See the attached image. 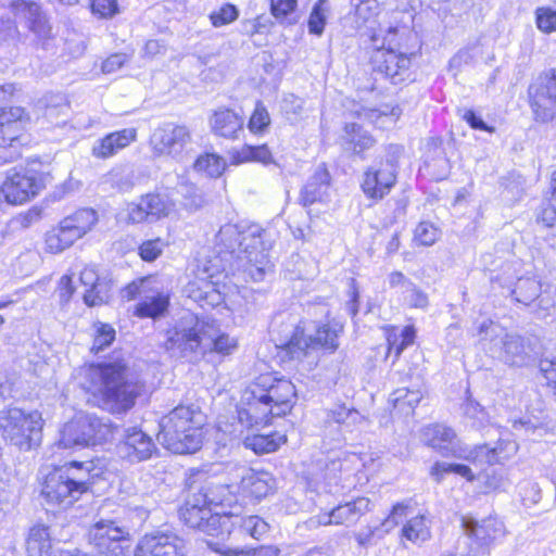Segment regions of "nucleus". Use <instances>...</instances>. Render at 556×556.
I'll list each match as a JSON object with an SVG mask.
<instances>
[{"mask_svg": "<svg viewBox=\"0 0 556 556\" xmlns=\"http://www.w3.org/2000/svg\"><path fill=\"white\" fill-rule=\"evenodd\" d=\"M233 478L238 483H215L206 481L191 488V494L181 509V518L190 528L199 529L212 536L230 534V528H239L255 540L262 539L269 525L258 516H238L226 511L225 506L238 502V496L261 501L276 488V480L267 471H256L245 466H235Z\"/></svg>", "mask_w": 556, "mask_h": 556, "instance_id": "1", "label": "nucleus"}, {"mask_svg": "<svg viewBox=\"0 0 556 556\" xmlns=\"http://www.w3.org/2000/svg\"><path fill=\"white\" fill-rule=\"evenodd\" d=\"M84 376V388L92 393L96 404L112 414L127 413L144 391V383L123 359L92 364Z\"/></svg>", "mask_w": 556, "mask_h": 556, "instance_id": "2", "label": "nucleus"}, {"mask_svg": "<svg viewBox=\"0 0 556 556\" xmlns=\"http://www.w3.org/2000/svg\"><path fill=\"white\" fill-rule=\"evenodd\" d=\"M296 399L294 384L266 374L258 376L243 392L237 408L238 421L247 429L267 425L271 417L291 412Z\"/></svg>", "mask_w": 556, "mask_h": 556, "instance_id": "3", "label": "nucleus"}, {"mask_svg": "<svg viewBox=\"0 0 556 556\" xmlns=\"http://www.w3.org/2000/svg\"><path fill=\"white\" fill-rule=\"evenodd\" d=\"M238 348L237 339L222 332L215 320L185 314L175 327L167 331L165 349L173 356L188 361L198 359L206 351L223 356L232 354Z\"/></svg>", "mask_w": 556, "mask_h": 556, "instance_id": "4", "label": "nucleus"}, {"mask_svg": "<svg viewBox=\"0 0 556 556\" xmlns=\"http://www.w3.org/2000/svg\"><path fill=\"white\" fill-rule=\"evenodd\" d=\"M424 437L427 444L438 450L443 456L466 459L477 466L503 464L518 451V444L513 440H498L495 446L488 444L475 447L464 446L455 431L444 425L427 427Z\"/></svg>", "mask_w": 556, "mask_h": 556, "instance_id": "5", "label": "nucleus"}, {"mask_svg": "<svg viewBox=\"0 0 556 556\" xmlns=\"http://www.w3.org/2000/svg\"><path fill=\"white\" fill-rule=\"evenodd\" d=\"M263 235L264 229L257 224H226L216 235V245L220 253L235 254L245 262V271L254 281H261L268 265Z\"/></svg>", "mask_w": 556, "mask_h": 556, "instance_id": "6", "label": "nucleus"}, {"mask_svg": "<svg viewBox=\"0 0 556 556\" xmlns=\"http://www.w3.org/2000/svg\"><path fill=\"white\" fill-rule=\"evenodd\" d=\"M93 470L92 462L74 460L49 473L41 489L46 503L60 508L73 505L89 490Z\"/></svg>", "mask_w": 556, "mask_h": 556, "instance_id": "7", "label": "nucleus"}, {"mask_svg": "<svg viewBox=\"0 0 556 556\" xmlns=\"http://www.w3.org/2000/svg\"><path fill=\"white\" fill-rule=\"evenodd\" d=\"M201 413L192 405H179L160 420L159 442L175 454H192L202 445Z\"/></svg>", "mask_w": 556, "mask_h": 556, "instance_id": "8", "label": "nucleus"}, {"mask_svg": "<svg viewBox=\"0 0 556 556\" xmlns=\"http://www.w3.org/2000/svg\"><path fill=\"white\" fill-rule=\"evenodd\" d=\"M483 348L493 357L509 366H522L529 359L525 339L509 332L492 320H484L479 326Z\"/></svg>", "mask_w": 556, "mask_h": 556, "instance_id": "9", "label": "nucleus"}, {"mask_svg": "<svg viewBox=\"0 0 556 556\" xmlns=\"http://www.w3.org/2000/svg\"><path fill=\"white\" fill-rule=\"evenodd\" d=\"M42 417L38 410L26 413L17 407L0 412V431L5 441L29 451L41 440Z\"/></svg>", "mask_w": 556, "mask_h": 556, "instance_id": "10", "label": "nucleus"}, {"mask_svg": "<svg viewBox=\"0 0 556 556\" xmlns=\"http://www.w3.org/2000/svg\"><path fill=\"white\" fill-rule=\"evenodd\" d=\"M312 324L303 323L294 328L292 336L286 343L291 358L301 359L307 356L311 351L319 348L333 352L338 349V336L343 330L339 323L324 324L315 328V333L307 334Z\"/></svg>", "mask_w": 556, "mask_h": 556, "instance_id": "11", "label": "nucleus"}, {"mask_svg": "<svg viewBox=\"0 0 556 556\" xmlns=\"http://www.w3.org/2000/svg\"><path fill=\"white\" fill-rule=\"evenodd\" d=\"M112 435L111 427L92 415H79L64 425L59 445L64 448L100 444Z\"/></svg>", "mask_w": 556, "mask_h": 556, "instance_id": "12", "label": "nucleus"}, {"mask_svg": "<svg viewBox=\"0 0 556 556\" xmlns=\"http://www.w3.org/2000/svg\"><path fill=\"white\" fill-rule=\"evenodd\" d=\"M462 526L469 541L468 556L489 553L491 545L503 539L506 533L504 523L493 516L480 521L470 517H463Z\"/></svg>", "mask_w": 556, "mask_h": 556, "instance_id": "13", "label": "nucleus"}, {"mask_svg": "<svg viewBox=\"0 0 556 556\" xmlns=\"http://www.w3.org/2000/svg\"><path fill=\"white\" fill-rule=\"evenodd\" d=\"M396 180L397 164L393 160H387L365 169L361 189L367 199L379 202L391 192Z\"/></svg>", "mask_w": 556, "mask_h": 556, "instance_id": "14", "label": "nucleus"}, {"mask_svg": "<svg viewBox=\"0 0 556 556\" xmlns=\"http://www.w3.org/2000/svg\"><path fill=\"white\" fill-rule=\"evenodd\" d=\"M150 143L156 154L182 160L188 146L191 143V135L184 125L165 123L154 129Z\"/></svg>", "mask_w": 556, "mask_h": 556, "instance_id": "15", "label": "nucleus"}, {"mask_svg": "<svg viewBox=\"0 0 556 556\" xmlns=\"http://www.w3.org/2000/svg\"><path fill=\"white\" fill-rule=\"evenodd\" d=\"M89 536L99 553L108 556H124L129 548L128 532L113 520L96 522Z\"/></svg>", "mask_w": 556, "mask_h": 556, "instance_id": "16", "label": "nucleus"}, {"mask_svg": "<svg viewBox=\"0 0 556 556\" xmlns=\"http://www.w3.org/2000/svg\"><path fill=\"white\" fill-rule=\"evenodd\" d=\"M528 93L535 118L541 122L552 119L556 113V70L540 75L530 85Z\"/></svg>", "mask_w": 556, "mask_h": 556, "instance_id": "17", "label": "nucleus"}, {"mask_svg": "<svg viewBox=\"0 0 556 556\" xmlns=\"http://www.w3.org/2000/svg\"><path fill=\"white\" fill-rule=\"evenodd\" d=\"M116 448L118 456L131 464L146 462L157 453L152 437L138 427L126 428Z\"/></svg>", "mask_w": 556, "mask_h": 556, "instance_id": "18", "label": "nucleus"}, {"mask_svg": "<svg viewBox=\"0 0 556 556\" xmlns=\"http://www.w3.org/2000/svg\"><path fill=\"white\" fill-rule=\"evenodd\" d=\"M136 556H186L184 539L172 531H155L143 535L137 544Z\"/></svg>", "mask_w": 556, "mask_h": 556, "instance_id": "19", "label": "nucleus"}, {"mask_svg": "<svg viewBox=\"0 0 556 556\" xmlns=\"http://www.w3.org/2000/svg\"><path fill=\"white\" fill-rule=\"evenodd\" d=\"M370 500L357 497L351 502L340 504L329 513L318 514L311 517L305 523L308 529H316L329 525H353L361 516L371 509Z\"/></svg>", "mask_w": 556, "mask_h": 556, "instance_id": "20", "label": "nucleus"}, {"mask_svg": "<svg viewBox=\"0 0 556 556\" xmlns=\"http://www.w3.org/2000/svg\"><path fill=\"white\" fill-rule=\"evenodd\" d=\"M415 53L408 51L377 52L375 62L377 70L394 85L412 80V58Z\"/></svg>", "mask_w": 556, "mask_h": 556, "instance_id": "21", "label": "nucleus"}, {"mask_svg": "<svg viewBox=\"0 0 556 556\" xmlns=\"http://www.w3.org/2000/svg\"><path fill=\"white\" fill-rule=\"evenodd\" d=\"M168 202L160 194L149 193L127 206V217L132 224L156 222L169 213Z\"/></svg>", "mask_w": 556, "mask_h": 556, "instance_id": "22", "label": "nucleus"}, {"mask_svg": "<svg viewBox=\"0 0 556 556\" xmlns=\"http://www.w3.org/2000/svg\"><path fill=\"white\" fill-rule=\"evenodd\" d=\"M2 5L10 7L16 16L25 18L29 30L34 33L38 39L46 40L50 38L51 26L36 2L27 0H3Z\"/></svg>", "mask_w": 556, "mask_h": 556, "instance_id": "23", "label": "nucleus"}, {"mask_svg": "<svg viewBox=\"0 0 556 556\" xmlns=\"http://www.w3.org/2000/svg\"><path fill=\"white\" fill-rule=\"evenodd\" d=\"M330 198V174L323 165L318 166L300 192V203L309 206L327 202Z\"/></svg>", "mask_w": 556, "mask_h": 556, "instance_id": "24", "label": "nucleus"}, {"mask_svg": "<svg viewBox=\"0 0 556 556\" xmlns=\"http://www.w3.org/2000/svg\"><path fill=\"white\" fill-rule=\"evenodd\" d=\"M389 286L396 289V293L403 304L410 308L425 309L428 304V295L402 271H392L388 277Z\"/></svg>", "mask_w": 556, "mask_h": 556, "instance_id": "25", "label": "nucleus"}, {"mask_svg": "<svg viewBox=\"0 0 556 556\" xmlns=\"http://www.w3.org/2000/svg\"><path fill=\"white\" fill-rule=\"evenodd\" d=\"M511 294L523 305L536 302V306L542 309H547L552 305V301L542 293L541 281L534 276L518 278Z\"/></svg>", "mask_w": 556, "mask_h": 556, "instance_id": "26", "label": "nucleus"}, {"mask_svg": "<svg viewBox=\"0 0 556 556\" xmlns=\"http://www.w3.org/2000/svg\"><path fill=\"white\" fill-rule=\"evenodd\" d=\"M136 135L137 132L134 128L111 132L93 143L91 153L97 159L104 160L111 157L135 141Z\"/></svg>", "mask_w": 556, "mask_h": 556, "instance_id": "27", "label": "nucleus"}, {"mask_svg": "<svg viewBox=\"0 0 556 556\" xmlns=\"http://www.w3.org/2000/svg\"><path fill=\"white\" fill-rule=\"evenodd\" d=\"M413 37L412 31L406 26L389 27L380 29L371 36V41L377 52L382 51H408V41Z\"/></svg>", "mask_w": 556, "mask_h": 556, "instance_id": "28", "label": "nucleus"}, {"mask_svg": "<svg viewBox=\"0 0 556 556\" xmlns=\"http://www.w3.org/2000/svg\"><path fill=\"white\" fill-rule=\"evenodd\" d=\"M342 148L364 159L366 151L376 144V139L357 123H346L341 136Z\"/></svg>", "mask_w": 556, "mask_h": 556, "instance_id": "29", "label": "nucleus"}, {"mask_svg": "<svg viewBox=\"0 0 556 556\" xmlns=\"http://www.w3.org/2000/svg\"><path fill=\"white\" fill-rule=\"evenodd\" d=\"M214 135L226 139H237L243 130V118L230 109H218L210 117Z\"/></svg>", "mask_w": 556, "mask_h": 556, "instance_id": "30", "label": "nucleus"}, {"mask_svg": "<svg viewBox=\"0 0 556 556\" xmlns=\"http://www.w3.org/2000/svg\"><path fill=\"white\" fill-rule=\"evenodd\" d=\"M64 549L52 544L49 528L45 525H35L29 529L26 540L28 556H54Z\"/></svg>", "mask_w": 556, "mask_h": 556, "instance_id": "31", "label": "nucleus"}, {"mask_svg": "<svg viewBox=\"0 0 556 556\" xmlns=\"http://www.w3.org/2000/svg\"><path fill=\"white\" fill-rule=\"evenodd\" d=\"M363 466V459L356 453L339 452L332 457H328L325 467V479L329 480V483L333 481L338 483V473L350 476L352 472L357 471Z\"/></svg>", "mask_w": 556, "mask_h": 556, "instance_id": "32", "label": "nucleus"}, {"mask_svg": "<svg viewBox=\"0 0 556 556\" xmlns=\"http://www.w3.org/2000/svg\"><path fill=\"white\" fill-rule=\"evenodd\" d=\"M80 282L86 290L84 301L88 306H96L105 303L110 296L109 285L100 281L97 271L91 267H86L80 273Z\"/></svg>", "mask_w": 556, "mask_h": 556, "instance_id": "33", "label": "nucleus"}, {"mask_svg": "<svg viewBox=\"0 0 556 556\" xmlns=\"http://www.w3.org/2000/svg\"><path fill=\"white\" fill-rule=\"evenodd\" d=\"M13 119L0 126V164L12 162L21 155V134L17 122Z\"/></svg>", "mask_w": 556, "mask_h": 556, "instance_id": "34", "label": "nucleus"}, {"mask_svg": "<svg viewBox=\"0 0 556 556\" xmlns=\"http://www.w3.org/2000/svg\"><path fill=\"white\" fill-rule=\"evenodd\" d=\"M61 223L65 225L78 240L88 233L98 223V213L89 207L79 208L64 217Z\"/></svg>", "mask_w": 556, "mask_h": 556, "instance_id": "35", "label": "nucleus"}, {"mask_svg": "<svg viewBox=\"0 0 556 556\" xmlns=\"http://www.w3.org/2000/svg\"><path fill=\"white\" fill-rule=\"evenodd\" d=\"M168 303V296L161 292L147 295L137 303L135 315L141 318L155 319L166 312Z\"/></svg>", "mask_w": 556, "mask_h": 556, "instance_id": "36", "label": "nucleus"}, {"mask_svg": "<svg viewBox=\"0 0 556 556\" xmlns=\"http://www.w3.org/2000/svg\"><path fill=\"white\" fill-rule=\"evenodd\" d=\"M402 536L414 544L421 545L431 538L430 521L425 515L412 517L403 526Z\"/></svg>", "mask_w": 556, "mask_h": 556, "instance_id": "37", "label": "nucleus"}, {"mask_svg": "<svg viewBox=\"0 0 556 556\" xmlns=\"http://www.w3.org/2000/svg\"><path fill=\"white\" fill-rule=\"evenodd\" d=\"M286 442V435L278 432L269 434H253L244 439V445L253 450L256 454H266L275 452Z\"/></svg>", "mask_w": 556, "mask_h": 556, "instance_id": "38", "label": "nucleus"}, {"mask_svg": "<svg viewBox=\"0 0 556 556\" xmlns=\"http://www.w3.org/2000/svg\"><path fill=\"white\" fill-rule=\"evenodd\" d=\"M231 160L233 164H241L245 162H260L262 164L267 165L273 162V155L265 144H244L241 149L232 152Z\"/></svg>", "mask_w": 556, "mask_h": 556, "instance_id": "39", "label": "nucleus"}, {"mask_svg": "<svg viewBox=\"0 0 556 556\" xmlns=\"http://www.w3.org/2000/svg\"><path fill=\"white\" fill-rule=\"evenodd\" d=\"M77 239L61 222L58 228L46 235V248L51 253H61L70 248Z\"/></svg>", "mask_w": 556, "mask_h": 556, "instance_id": "40", "label": "nucleus"}, {"mask_svg": "<svg viewBox=\"0 0 556 556\" xmlns=\"http://www.w3.org/2000/svg\"><path fill=\"white\" fill-rule=\"evenodd\" d=\"M177 191L185 200L184 205L190 211H197L205 204L203 192L184 177L180 178Z\"/></svg>", "mask_w": 556, "mask_h": 556, "instance_id": "41", "label": "nucleus"}, {"mask_svg": "<svg viewBox=\"0 0 556 556\" xmlns=\"http://www.w3.org/2000/svg\"><path fill=\"white\" fill-rule=\"evenodd\" d=\"M401 114L402 110L400 106L383 105L380 109H365L359 113V117L368 119L370 123L382 127L384 126V121L380 123V119H388L389 123L394 124Z\"/></svg>", "mask_w": 556, "mask_h": 556, "instance_id": "42", "label": "nucleus"}, {"mask_svg": "<svg viewBox=\"0 0 556 556\" xmlns=\"http://www.w3.org/2000/svg\"><path fill=\"white\" fill-rule=\"evenodd\" d=\"M115 329L111 325L101 321L94 323L91 352L98 354L110 346L115 340Z\"/></svg>", "mask_w": 556, "mask_h": 556, "instance_id": "43", "label": "nucleus"}, {"mask_svg": "<svg viewBox=\"0 0 556 556\" xmlns=\"http://www.w3.org/2000/svg\"><path fill=\"white\" fill-rule=\"evenodd\" d=\"M194 168L211 177H219L226 169V161L217 154H205L197 159Z\"/></svg>", "mask_w": 556, "mask_h": 556, "instance_id": "44", "label": "nucleus"}, {"mask_svg": "<svg viewBox=\"0 0 556 556\" xmlns=\"http://www.w3.org/2000/svg\"><path fill=\"white\" fill-rule=\"evenodd\" d=\"M328 418L329 420L345 427L355 426L363 420V416L358 410L345 405H337L328 413Z\"/></svg>", "mask_w": 556, "mask_h": 556, "instance_id": "45", "label": "nucleus"}, {"mask_svg": "<svg viewBox=\"0 0 556 556\" xmlns=\"http://www.w3.org/2000/svg\"><path fill=\"white\" fill-rule=\"evenodd\" d=\"M415 337L416 330L414 326L410 325L405 326L399 336L390 334L388 337L389 352H394V355L397 358L408 345L414 343Z\"/></svg>", "mask_w": 556, "mask_h": 556, "instance_id": "46", "label": "nucleus"}, {"mask_svg": "<svg viewBox=\"0 0 556 556\" xmlns=\"http://www.w3.org/2000/svg\"><path fill=\"white\" fill-rule=\"evenodd\" d=\"M451 472L459 475L466 478L468 481H473L476 479L470 467L463 464H447L438 462L431 468V476L434 477L438 482L442 480L444 473Z\"/></svg>", "mask_w": 556, "mask_h": 556, "instance_id": "47", "label": "nucleus"}, {"mask_svg": "<svg viewBox=\"0 0 556 556\" xmlns=\"http://www.w3.org/2000/svg\"><path fill=\"white\" fill-rule=\"evenodd\" d=\"M223 556H278L280 551L273 545H262L258 547H235L218 549Z\"/></svg>", "mask_w": 556, "mask_h": 556, "instance_id": "48", "label": "nucleus"}, {"mask_svg": "<svg viewBox=\"0 0 556 556\" xmlns=\"http://www.w3.org/2000/svg\"><path fill=\"white\" fill-rule=\"evenodd\" d=\"M464 415L471 421L475 428L484 427L489 422V415L484 408L471 397H467L463 404Z\"/></svg>", "mask_w": 556, "mask_h": 556, "instance_id": "49", "label": "nucleus"}, {"mask_svg": "<svg viewBox=\"0 0 556 556\" xmlns=\"http://www.w3.org/2000/svg\"><path fill=\"white\" fill-rule=\"evenodd\" d=\"M439 237L440 230L430 222H420L414 231V241L418 245L430 247Z\"/></svg>", "mask_w": 556, "mask_h": 556, "instance_id": "50", "label": "nucleus"}, {"mask_svg": "<svg viewBox=\"0 0 556 556\" xmlns=\"http://www.w3.org/2000/svg\"><path fill=\"white\" fill-rule=\"evenodd\" d=\"M328 11L327 0H318L308 18V30L311 34L320 36L326 24V13Z\"/></svg>", "mask_w": 556, "mask_h": 556, "instance_id": "51", "label": "nucleus"}, {"mask_svg": "<svg viewBox=\"0 0 556 556\" xmlns=\"http://www.w3.org/2000/svg\"><path fill=\"white\" fill-rule=\"evenodd\" d=\"M210 21L214 27L226 26L239 17V10L231 3H224L210 13Z\"/></svg>", "mask_w": 556, "mask_h": 556, "instance_id": "52", "label": "nucleus"}, {"mask_svg": "<svg viewBox=\"0 0 556 556\" xmlns=\"http://www.w3.org/2000/svg\"><path fill=\"white\" fill-rule=\"evenodd\" d=\"M280 108L286 117L294 123L299 121L303 113L304 100L293 93H289L282 98Z\"/></svg>", "mask_w": 556, "mask_h": 556, "instance_id": "53", "label": "nucleus"}, {"mask_svg": "<svg viewBox=\"0 0 556 556\" xmlns=\"http://www.w3.org/2000/svg\"><path fill=\"white\" fill-rule=\"evenodd\" d=\"M538 28L546 34L556 31V8L540 7L535 10Z\"/></svg>", "mask_w": 556, "mask_h": 556, "instance_id": "54", "label": "nucleus"}, {"mask_svg": "<svg viewBox=\"0 0 556 556\" xmlns=\"http://www.w3.org/2000/svg\"><path fill=\"white\" fill-rule=\"evenodd\" d=\"M269 124L270 117L266 108L261 102H257L248 124L250 131L253 134L262 132Z\"/></svg>", "mask_w": 556, "mask_h": 556, "instance_id": "55", "label": "nucleus"}, {"mask_svg": "<svg viewBox=\"0 0 556 556\" xmlns=\"http://www.w3.org/2000/svg\"><path fill=\"white\" fill-rule=\"evenodd\" d=\"M519 495L525 506L538 504L542 498L541 488L536 482L523 481L519 484Z\"/></svg>", "mask_w": 556, "mask_h": 556, "instance_id": "56", "label": "nucleus"}, {"mask_svg": "<svg viewBox=\"0 0 556 556\" xmlns=\"http://www.w3.org/2000/svg\"><path fill=\"white\" fill-rule=\"evenodd\" d=\"M538 220L546 227H556V198L553 194L542 203Z\"/></svg>", "mask_w": 556, "mask_h": 556, "instance_id": "57", "label": "nucleus"}, {"mask_svg": "<svg viewBox=\"0 0 556 556\" xmlns=\"http://www.w3.org/2000/svg\"><path fill=\"white\" fill-rule=\"evenodd\" d=\"M164 248V243L161 239L147 240L139 247V255L146 262H152L156 260Z\"/></svg>", "mask_w": 556, "mask_h": 556, "instance_id": "58", "label": "nucleus"}, {"mask_svg": "<svg viewBox=\"0 0 556 556\" xmlns=\"http://www.w3.org/2000/svg\"><path fill=\"white\" fill-rule=\"evenodd\" d=\"M407 506L404 503H396L389 516L381 522V531L384 533L394 529L400 521L406 516Z\"/></svg>", "mask_w": 556, "mask_h": 556, "instance_id": "59", "label": "nucleus"}, {"mask_svg": "<svg viewBox=\"0 0 556 556\" xmlns=\"http://www.w3.org/2000/svg\"><path fill=\"white\" fill-rule=\"evenodd\" d=\"M91 11L94 15L103 18H110L118 13L116 0H91Z\"/></svg>", "mask_w": 556, "mask_h": 556, "instance_id": "60", "label": "nucleus"}, {"mask_svg": "<svg viewBox=\"0 0 556 556\" xmlns=\"http://www.w3.org/2000/svg\"><path fill=\"white\" fill-rule=\"evenodd\" d=\"M477 479L483 481L485 492L497 491L505 486V479L495 469H488L479 473Z\"/></svg>", "mask_w": 556, "mask_h": 556, "instance_id": "61", "label": "nucleus"}, {"mask_svg": "<svg viewBox=\"0 0 556 556\" xmlns=\"http://www.w3.org/2000/svg\"><path fill=\"white\" fill-rule=\"evenodd\" d=\"M540 370L545 377L547 384L556 388V352L545 355L540 361Z\"/></svg>", "mask_w": 556, "mask_h": 556, "instance_id": "62", "label": "nucleus"}, {"mask_svg": "<svg viewBox=\"0 0 556 556\" xmlns=\"http://www.w3.org/2000/svg\"><path fill=\"white\" fill-rule=\"evenodd\" d=\"M478 54L477 46H468L460 49L451 60L450 66L453 68H460L463 65L471 64Z\"/></svg>", "mask_w": 556, "mask_h": 556, "instance_id": "63", "label": "nucleus"}, {"mask_svg": "<svg viewBox=\"0 0 556 556\" xmlns=\"http://www.w3.org/2000/svg\"><path fill=\"white\" fill-rule=\"evenodd\" d=\"M296 8V0H270L271 14L276 18H285Z\"/></svg>", "mask_w": 556, "mask_h": 556, "instance_id": "64", "label": "nucleus"}]
</instances>
